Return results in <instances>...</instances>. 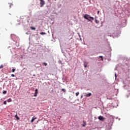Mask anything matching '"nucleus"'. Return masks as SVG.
Masks as SVG:
<instances>
[{
  "label": "nucleus",
  "instance_id": "nucleus-1",
  "mask_svg": "<svg viewBox=\"0 0 130 130\" xmlns=\"http://www.w3.org/2000/svg\"><path fill=\"white\" fill-rule=\"evenodd\" d=\"M84 19H86V20H88V21H91L89 19H91V20H92V21H93L94 20V17H91L90 16V15H88V14H85L84 15Z\"/></svg>",
  "mask_w": 130,
  "mask_h": 130
},
{
  "label": "nucleus",
  "instance_id": "nucleus-2",
  "mask_svg": "<svg viewBox=\"0 0 130 130\" xmlns=\"http://www.w3.org/2000/svg\"><path fill=\"white\" fill-rule=\"evenodd\" d=\"M40 7L41 8H42V7H43L44 6V5H45V2H44V0H40Z\"/></svg>",
  "mask_w": 130,
  "mask_h": 130
},
{
  "label": "nucleus",
  "instance_id": "nucleus-3",
  "mask_svg": "<svg viewBox=\"0 0 130 130\" xmlns=\"http://www.w3.org/2000/svg\"><path fill=\"white\" fill-rule=\"evenodd\" d=\"M98 119L101 120V121H103V120H105V118L103 117L102 116H100L98 117Z\"/></svg>",
  "mask_w": 130,
  "mask_h": 130
},
{
  "label": "nucleus",
  "instance_id": "nucleus-4",
  "mask_svg": "<svg viewBox=\"0 0 130 130\" xmlns=\"http://www.w3.org/2000/svg\"><path fill=\"white\" fill-rule=\"evenodd\" d=\"M37 94H38V89H36L35 90V94H34V96L35 97H37Z\"/></svg>",
  "mask_w": 130,
  "mask_h": 130
},
{
  "label": "nucleus",
  "instance_id": "nucleus-5",
  "mask_svg": "<svg viewBox=\"0 0 130 130\" xmlns=\"http://www.w3.org/2000/svg\"><path fill=\"white\" fill-rule=\"evenodd\" d=\"M91 95H92L91 93H86L85 97H90V96H91Z\"/></svg>",
  "mask_w": 130,
  "mask_h": 130
},
{
  "label": "nucleus",
  "instance_id": "nucleus-6",
  "mask_svg": "<svg viewBox=\"0 0 130 130\" xmlns=\"http://www.w3.org/2000/svg\"><path fill=\"white\" fill-rule=\"evenodd\" d=\"M36 119H37V118L35 116L33 117L31 119V122H33Z\"/></svg>",
  "mask_w": 130,
  "mask_h": 130
},
{
  "label": "nucleus",
  "instance_id": "nucleus-7",
  "mask_svg": "<svg viewBox=\"0 0 130 130\" xmlns=\"http://www.w3.org/2000/svg\"><path fill=\"white\" fill-rule=\"evenodd\" d=\"M82 126H86V122L85 121H83Z\"/></svg>",
  "mask_w": 130,
  "mask_h": 130
},
{
  "label": "nucleus",
  "instance_id": "nucleus-8",
  "mask_svg": "<svg viewBox=\"0 0 130 130\" xmlns=\"http://www.w3.org/2000/svg\"><path fill=\"white\" fill-rule=\"evenodd\" d=\"M30 29H31V30H36V28L33 26L30 27Z\"/></svg>",
  "mask_w": 130,
  "mask_h": 130
},
{
  "label": "nucleus",
  "instance_id": "nucleus-9",
  "mask_svg": "<svg viewBox=\"0 0 130 130\" xmlns=\"http://www.w3.org/2000/svg\"><path fill=\"white\" fill-rule=\"evenodd\" d=\"M45 34H46V33L44 32H40L41 35H45Z\"/></svg>",
  "mask_w": 130,
  "mask_h": 130
},
{
  "label": "nucleus",
  "instance_id": "nucleus-10",
  "mask_svg": "<svg viewBox=\"0 0 130 130\" xmlns=\"http://www.w3.org/2000/svg\"><path fill=\"white\" fill-rule=\"evenodd\" d=\"M7 102H12V99H9L7 100Z\"/></svg>",
  "mask_w": 130,
  "mask_h": 130
},
{
  "label": "nucleus",
  "instance_id": "nucleus-11",
  "mask_svg": "<svg viewBox=\"0 0 130 130\" xmlns=\"http://www.w3.org/2000/svg\"><path fill=\"white\" fill-rule=\"evenodd\" d=\"M95 23H96V24H99V21H98L96 19H95Z\"/></svg>",
  "mask_w": 130,
  "mask_h": 130
},
{
  "label": "nucleus",
  "instance_id": "nucleus-12",
  "mask_svg": "<svg viewBox=\"0 0 130 130\" xmlns=\"http://www.w3.org/2000/svg\"><path fill=\"white\" fill-rule=\"evenodd\" d=\"M43 64L46 67L47 66V63L46 62H44L43 63Z\"/></svg>",
  "mask_w": 130,
  "mask_h": 130
},
{
  "label": "nucleus",
  "instance_id": "nucleus-13",
  "mask_svg": "<svg viewBox=\"0 0 130 130\" xmlns=\"http://www.w3.org/2000/svg\"><path fill=\"white\" fill-rule=\"evenodd\" d=\"M75 94H76V96H79V94H80V92H77Z\"/></svg>",
  "mask_w": 130,
  "mask_h": 130
},
{
  "label": "nucleus",
  "instance_id": "nucleus-14",
  "mask_svg": "<svg viewBox=\"0 0 130 130\" xmlns=\"http://www.w3.org/2000/svg\"><path fill=\"white\" fill-rule=\"evenodd\" d=\"M15 71H16V69H12V73H15Z\"/></svg>",
  "mask_w": 130,
  "mask_h": 130
},
{
  "label": "nucleus",
  "instance_id": "nucleus-15",
  "mask_svg": "<svg viewBox=\"0 0 130 130\" xmlns=\"http://www.w3.org/2000/svg\"><path fill=\"white\" fill-rule=\"evenodd\" d=\"M7 93V90H4L3 92V94H6Z\"/></svg>",
  "mask_w": 130,
  "mask_h": 130
},
{
  "label": "nucleus",
  "instance_id": "nucleus-16",
  "mask_svg": "<svg viewBox=\"0 0 130 130\" xmlns=\"http://www.w3.org/2000/svg\"><path fill=\"white\" fill-rule=\"evenodd\" d=\"M4 104L5 105H7V102H6V101H5L4 102Z\"/></svg>",
  "mask_w": 130,
  "mask_h": 130
},
{
  "label": "nucleus",
  "instance_id": "nucleus-17",
  "mask_svg": "<svg viewBox=\"0 0 130 130\" xmlns=\"http://www.w3.org/2000/svg\"><path fill=\"white\" fill-rule=\"evenodd\" d=\"M3 68H4V66L1 65V66H0V70H1V69H3Z\"/></svg>",
  "mask_w": 130,
  "mask_h": 130
},
{
  "label": "nucleus",
  "instance_id": "nucleus-18",
  "mask_svg": "<svg viewBox=\"0 0 130 130\" xmlns=\"http://www.w3.org/2000/svg\"><path fill=\"white\" fill-rule=\"evenodd\" d=\"M61 91H62L63 92H66V90L64 88H62L61 89Z\"/></svg>",
  "mask_w": 130,
  "mask_h": 130
},
{
  "label": "nucleus",
  "instance_id": "nucleus-19",
  "mask_svg": "<svg viewBox=\"0 0 130 130\" xmlns=\"http://www.w3.org/2000/svg\"><path fill=\"white\" fill-rule=\"evenodd\" d=\"M100 57L102 58V60H103V57L102 56H100Z\"/></svg>",
  "mask_w": 130,
  "mask_h": 130
},
{
  "label": "nucleus",
  "instance_id": "nucleus-20",
  "mask_svg": "<svg viewBox=\"0 0 130 130\" xmlns=\"http://www.w3.org/2000/svg\"><path fill=\"white\" fill-rule=\"evenodd\" d=\"M84 67H85V68H87V64L84 63Z\"/></svg>",
  "mask_w": 130,
  "mask_h": 130
},
{
  "label": "nucleus",
  "instance_id": "nucleus-21",
  "mask_svg": "<svg viewBox=\"0 0 130 130\" xmlns=\"http://www.w3.org/2000/svg\"><path fill=\"white\" fill-rule=\"evenodd\" d=\"M10 5V8H11L12 6H13V4H9Z\"/></svg>",
  "mask_w": 130,
  "mask_h": 130
},
{
  "label": "nucleus",
  "instance_id": "nucleus-22",
  "mask_svg": "<svg viewBox=\"0 0 130 130\" xmlns=\"http://www.w3.org/2000/svg\"><path fill=\"white\" fill-rule=\"evenodd\" d=\"M79 37H80V40H82V38H81V36H80V35H79Z\"/></svg>",
  "mask_w": 130,
  "mask_h": 130
},
{
  "label": "nucleus",
  "instance_id": "nucleus-23",
  "mask_svg": "<svg viewBox=\"0 0 130 130\" xmlns=\"http://www.w3.org/2000/svg\"><path fill=\"white\" fill-rule=\"evenodd\" d=\"M11 76H12V77H15V75L12 74V75H11Z\"/></svg>",
  "mask_w": 130,
  "mask_h": 130
},
{
  "label": "nucleus",
  "instance_id": "nucleus-24",
  "mask_svg": "<svg viewBox=\"0 0 130 130\" xmlns=\"http://www.w3.org/2000/svg\"><path fill=\"white\" fill-rule=\"evenodd\" d=\"M16 118L17 119H20V118H19V117H17Z\"/></svg>",
  "mask_w": 130,
  "mask_h": 130
},
{
  "label": "nucleus",
  "instance_id": "nucleus-25",
  "mask_svg": "<svg viewBox=\"0 0 130 130\" xmlns=\"http://www.w3.org/2000/svg\"><path fill=\"white\" fill-rule=\"evenodd\" d=\"M21 58H23V56L22 55H21Z\"/></svg>",
  "mask_w": 130,
  "mask_h": 130
},
{
  "label": "nucleus",
  "instance_id": "nucleus-26",
  "mask_svg": "<svg viewBox=\"0 0 130 130\" xmlns=\"http://www.w3.org/2000/svg\"><path fill=\"white\" fill-rule=\"evenodd\" d=\"M15 117L17 118L18 117V115H16Z\"/></svg>",
  "mask_w": 130,
  "mask_h": 130
},
{
  "label": "nucleus",
  "instance_id": "nucleus-27",
  "mask_svg": "<svg viewBox=\"0 0 130 130\" xmlns=\"http://www.w3.org/2000/svg\"><path fill=\"white\" fill-rule=\"evenodd\" d=\"M98 14H99V11H98Z\"/></svg>",
  "mask_w": 130,
  "mask_h": 130
},
{
  "label": "nucleus",
  "instance_id": "nucleus-28",
  "mask_svg": "<svg viewBox=\"0 0 130 130\" xmlns=\"http://www.w3.org/2000/svg\"><path fill=\"white\" fill-rule=\"evenodd\" d=\"M115 77H116V74H115Z\"/></svg>",
  "mask_w": 130,
  "mask_h": 130
}]
</instances>
